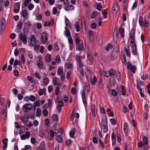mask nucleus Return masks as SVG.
I'll return each mask as SVG.
<instances>
[{"label": "nucleus", "mask_w": 150, "mask_h": 150, "mask_svg": "<svg viewBox=\"0 0 150 150\" xmlns=\"http://www.w3.org/2000/svg\"><path fill=\"white\" fill-rule=\"evenodd\" d=\"M135 30L134 29H131L130 33L129 39L130 40V45L132 48V52L133 55H137V51L136 44L134 40V35Z\"/></svg>", "instance_id": "obj_1"}, {"label": "nucleus", "mask_w": 150, "mask_h": 150, "mask_svg": "<svg viewBox=\"0 0 150 150\" xmlns=\"http://www.w3.org/2000/svg\"><path fill=\"white\" fill-rule=\"evenodd\" d=\"M81 58H83L84 57H80L78 55H77L76 57V60L77 62L79 65L78 67H77L78 73L79 74V73L82 76H83L84 75L83 71V70L84 64L81 61Z\"/></svg>", "instance_id": "obj_2"}, {"label": "nucleus", "mask_w": 150, "mask_h": 150, "mask_svg": "<svg viewBox=\"0 0 150 150\" xmlns=\"http://www.w3.org/2000/svg\"><path fill=\"white\" fill-rule=\"evenodd\" d=\"M65 23L66 27H65V30L64 33V35L65 36L68 37L71 36V34L69 30L70 29L71 26L67 18H66L65 19Z\"/></svg>", "instance_id": "obj_3"}, {"label": "nucleus", "mask_w": 150, "mask_h": 150, "mask_svg": "<svg viewBox=\"0 0 150 150\" xmlns=\"http://www.w3.org/2000/svg\"><path fill=\"white\" fill-rule=\"evenodd\" d=\"M139 23L140 26L142 27L144 26L145 27H148L149 25V23L146 19L143 20L142 17L139 16Z\"/></svg>", "instance_id": "obj_4"}, {"label": "nucleus", "mask_w": 150, "mask_h": 150, "mask_svg": "<svg viewBox=\"0 0 150 150\" xmlns=\"http://www.w3.org/2000/svg\"><path fill=\"white\" fill-rule=\"evenodd\" d=\"M28 42L29 46L32 47L36 43V40L35 37L33 35H30L28 38Z\"/></svg>", "instance_id": "obj_5"}, {"label": "nucleus", "mask_w": 150, "mask_h": 150, "mask_svg": "<svg viewBox=\"0 0 150 150\" xmlns=\"http://www.w3.org/2000/svg\"><path fill=\"white\" fill-rule=\"evenodd\" d=\"M143 143L142 142H139L137 143V146L139 147H142L144 145L147 144L148 142V138L145 136L142 137Z\"/></svg>", "instance_id": "obj_6"}, {"label": "nucleus", "mask_w": 150, "mask_h": 150, "mask_svg": "<svg viewBox=\"0 0 150 150\" xmlns=\"http://www.w3.org/2000/svg\"><path fill=\"white\" fill-rule=\"evenodd\" d=\"M101 129L103 130L104 132H106L108 130V127L106 120H102L101 122Z\"/></svg>", "instance_id": "obj_7"}, {"label": "nucleus", "mask_w": 150, "mask_h": 150, "mask_svg": "<svg viewBox=\"0 0 150 150\" xmlns=\"http://www.w3.org/2000/svg\"><path fill=\"white\" fill-rule=\"evenodd\" d=\"M64 67L66 70L72 71L73 68V64L72 63L69 62H67L65 63Z\"/></svg>", "instance_id": "obj_8"}, {"label": "nucleus", "mask_w": 150, "mask_h": 150, "mask_svg": "<svg viewBox=\"0 0 150 150\" xmlns=\"http://www.w3.org/2000/svg\"><path fill=\"white\" fill-rule=\"evenodd\" d=\"M115 71L113 70H110V71H104L102 72L103 73L105 76L106 77H109V76H111L113 75L115 73Z\"/></svg>", "instance_id": "obj_9"}, {"label": "nucleus", "mask_w": 150, "mask_h": 150, "mask_svg": "<svg viewBox=\"0 0 150 150\" xmlns=\"http://www.w3.org/2000/svg\"><path fill=\"white\" fill-rule=\"evenodd\" d=\"M48 35L45 32H43L41 33V40L43 43L46 42L48 39Z\"/></svg>", "instance_id": "obj_10"}, {"label": "nucleus", "mask_w": 150, "mask_h": 150, "mask_svg": "<svg viewBox=\"0 0 150 150\" xmlns=\"http://www.w3.org/2000/svg\"><path fill=\"white\" fill-rule=\"evenodd\" d=\"M32 107V105L30 104H25L23 106V110L25 112H26L27 110H31Z\"/></svg>", "instance_id": "obj_11"}, {"label": "nucleus", "mask_w": 150, "mask_h": 150, "mask_svg": "<svg viewBox=\"0 0 150 150\" xmlns=\"http://www.w3.org/2000/svg\"><path fill=\"white\" fill-rule=\"evenodd\" d=\"M20 4L17 3L14 5V12L15 13H18L19 12L20 9Z\"/></svg>", "instance_id": "obj_12"}, {"label": "nucleus", "mask_w": 150, "mask_h": 150, "mask_svg": "<svg viewBox=\"0 0 150 150\" xmlns=\"http://www.w3.org/2000/svg\"><path fill=\"white\" fill-rule=\"evenodd\" d=\"M87 58L89 62V64L90 65L93 64V60L92 58V55L88 50H87Z\"/></svg>", "instance_id": "obj_13"}, {"label": "nucleus", "mask_w": 150, "mask_h": 150, "mask_svg": "<svg viewBox=\"0 0 150 150\" xmlns=\"http://www.w3.org/2000/svg\"><path fill=\"white\" fill-rule=\"evenodd\" d=\"M124 131L126 136H127L129 132L128 126L127 123H125L124 125Z\"/></svg>", "instance_id": "obj_14"}, {"label": "nucleus", "mask_w": 150, "mask_h": 150, "mask_svg": "<svg viewBox=\"0 0 150 150\" xmlns=\"http://www.w3.org/2000/svg\"><path fill=\"white\" fill-rule=\"evenodd\" d=\"M20 39L22 40L23 43L26 44L27 43V37L25 35H23L22 33H21L20 34Z\"/></svg>", "instance_id": "obj_15"}, {"label": "nucleus", "mask_w": 150, "mask_h": 150, "mask_svg": "<svg viewBox=\"0 0 150 150\" xmlns=\"http://www.w3.org/2000/svg\"><path fill=\"white\" fill-rule=\"evenodd\" d=\"M30 135V134L28 132H26L25 134L22 135L21 136V139L23 140H25L26 139L28 138Z\"/></svg>", "instance_id": "obj_16"}, {"label": "nucleus", "mask_w": 150, "mask_h": 150, "mask_svg": "<svg viewBox=\"0 0 150 150\" xmlns=\"http://www.w3.org/2000/svg\"><path fill=\"white\" fill-rule=\"evenodd\" d=\"M52 81L54 85L56 87H61V84L58 82L57 77H54Z\"/></svg>", "instance_id": "obj_17"}, {"label": "nucleus", "mask_w": 150, "mask_h": 150, "mask_svg": "<svg viewBox=\"0 0 150 150\" xmlns=\"http://www.w3.org/2000/svg\"><path fill=\"white\" fill-rule=\"evenodd\" d=\"M127 67L129 69H130L131 71L134 73L136 69V67L132 65L130 63H128L127 64Z\"/></svg>", "instance_id": "obj_18"}, {"label": "nucleus", "mask_w": 150, "mask_h": 150, "mask_svg": "<svg viewBox=\"0 0 150 150\" xmlns=\"http://www.w3.org/2000/svg\"><path fill=\"white\" fill-rule=\"evenodd\" d=\"M54 23V21L53 19H51L50 22H47V21H45V23L44 24V26L45 27L48 26H50L52 25Z\"/></svg>", "instance_id": "obj_19"}, {"label": "nucleus", "mask_w": 150, "mask_h": 150, "mask_svg": "<svg viewBox=\"0 0 150 150\" xmlns=\"http://www.w3.org/2000/svg\"><path fill=\"white\" fill-rule=\"evenodd\" d=\"M57 135V133L53 131L52 129H51L50 131V135L51 138L50 139V140L52 141L54 140V136Z\"/></svg>", "instance_id": "obj_20"}, {"label": "nucleus", "mask_w": 150, "mask_h": 150, "mask_svg": "<svg viewBox=\"0 0 150 150\" xmlns=\"http://www.w3.org/2000/svg\"><path fill=\"white\" fill-rule=\"evenodd\" d=\"M82 101L84 104V106L85 107L86 106L87 104L86 103V100L85 99V95L84 91H83L82 92Z\"/></svg>", "instance_id": "obj_21"}, {"label": "nucleus", "mask_w": 150, "mask_h": 150, "mask_svg": "<svg viewBox=\"0 0 150 150\" xmlns=\"http://www.w3.org/2000/svg\"><path fill=\"white\" fill-rule=\"evenodd\" d=\"M119 33H120V37L121 38H123L124 36L125 30L124 28L122 27H120Z\"/></svg>", "instance_id": "obj_22"}, {"label": "nucleus", "mask_w": 150, "mask_h": 150, "mask_svg": "<svg viewBox=\"0 0 150 150\" xmlns=\"http://www.w3.org/2000/svg\"><path fill=\"white\" fill-rule=\"evenodd\" d=\"M72 140L70 139H66V146H69L72 145Z\"/></svg>", "instance_id": "obj_23"}, {"label": "nucleus", "mask_w": 150, "mask_h": 150, "mask_svg": "<svg viewBox=\"0 0 150 150\" xmlns=\"http://www.w3.org/2000/svg\"><path fill=\"white\" fill-rule=\"evenodd\" d=\"M58 103V104L57 106V109L59 111L61 110V108L63 105V103L62 101H59Z\"/></svg>", "instance_id": "obj_24"}, {"label": "nucleus", "mask_w": 150, "mask_h": 150, "mask_svg": "<svg viewBox=\"0 0 150 150\" xmlns=\"http://www.w3.org/2000/svg\"><path fill=\"white\" fill-rule=\"evenodd\" d=\"M37 65L39 69H41L43 67L42 62L40 60H38L37 62Z\"/></svg>", "instance_id": "obj_25"}, {"label": "nucleus", "mask_w": 150, "mask_h": 150, "mask_svg": "<svg viewBox=\"0 0 150 150\" xmlns=\"http://www.w3.org/2000/svg\"><path fill=\"white\" fill-rule=\"evenodd\" d=\"M46 93V90L44 88L41 89L39 90V94L40 96H41L43 94L45 95Z\"/></svg>", "instance_id": "obj_26"}, {"label": "nucleus", "mask_w": 150, "mask_h": 150, "mask_svg": "<svg viewBox=\"0 0 150 150\" xmlns=\"http://www.w3.org/2000/svg\"><path fill=\"white\" fill-rule=\"evenodd\" d=\"M111 93L112 95L115 97L117 96L118 95V93L117 91L113 89H112L110 90Z\"/></svg>", "instance_id": "obj_27"}, {"label": "nucleus", "mask_w": 150, "mask_h": 150, "mask_svg": "<svg viewBox=\"0 0 150 150\" xmlns=\"http://www.w3.org/2000/svg\"><path fill=\"white\" fill-rule=\"evenodd\" d=\"M91 84L92 85H94L96 83L97 81V79L95 76H94L93 78H91L90 80Z\"/></svg>", "instance_id": "obj_28"}, {"label": "nucleus", "mask_w": 150, "mask_h": 150, "mask_svg": "<svg viewBox=\"0 0 150 150\" xmlns=\"http://www.w3.org/2000/svg\"><path fill=\"white\" fill-rule=\"evenodd\" d=\"M75 42L77 45L81 43L80 42V38H79L78 33H76L75 35Z\"/></svg>", "instance_id": "obj_29"}, {"label": "nucleus", "mask_w": 150, "mask_h": 150, "mask_svg": "<svg viewBox=\"0 0 150 150\" xmlns=\"http://www.w3.org/2000/svg\"><path fill=\"white\" fill-rule=\"evenodd\" d=\"M45 60L47 62H49L51 61V56L50 54H46L45 57Z\"/></svg>", "instance_id": "obj_30"}, {"label": "nucleus", "mask_w": 150, "mask_h": 150, "mask_svg": "<svg viewBox=\"0 0 150 150\" xmlns=\"http://www.w3.org/2000/svg\"><path fill=\"white\" fill-rule=\"evenodd\" d=\"M20 59L21 60V62H22V63L24 65L25 62V56L23 54L21 53V54L20 56Z\"/></svg>", "instance_id": "obj_31"}, {"label": "nucleus", "mask_w": 150, "mask_h": 150, "mask_svg": "<svg viewBox=\"0 0 150 150\" xmlns=\"http://www.w3.org/2000/svg\"><path fill=\"white\" fill-rule=\"evenodd\" d=\"M55 139L58 143H62L63 140L61 136L59 135L55 137Z\"/></svg>", "instance_id": "obj_32"}, {"label": "nucleus", "mask_w": 150, "mask_h": 150, "mask_svg": "<svg viewBox=\"0 0 150 150\" xmlns=\"http://www.w3.org/2000/svg\"><path fill=\"white\" fill-rule=\"evenodd\" d=\"M74 8V7L73 5H69L65 8V10L66 11H68L70 10H72Z\"/></svg>", "instance_id": "obj_33"}, {"label": "nucleus", "mask_w": 150, "mask_h": 150, "mask_svg": "<svg viewBox=\"0 0 150 150\" xmlns=\"http://www.w3.org/2000/svg\"><path fill=\"white\" fill-rule=\"evenodd\" d=\"M82 28H86V22L85 19L84 18L81 19V20Z\"/></svg>", "instance_id": "obj_34"}, {"label": "nucleus", "mask_w": 150, "mask_h": 150, "mask_svg": "<svg viewBox=\"0 0 150 150\" xmlns=\"http://www.w3.org/2000/svg\"><path fill=\"white\" fill-rule=\"evenodd\" d=\"M92 114L94 116L96 115L95 107L94 105H92L91 108Z\"/></svg>", "instance_id": "obj_35"}, {"label": "nucleus", "mask_w": 150, "mask_h": 150, "mask_svg": "<svg viewBox=\"0 0 150 150\" xmlns=\"http://www.w3.org/2000/svg\"><path fill=\"white\" fill-rule=\"evenodd\" d=\"M76 45V48L78 49L79 50L81 51L82 50L83 48V46L81 43L77 45Z\"/></svg>", "instance_id": "obj_36"}, {"label": "nucleus", "mask_w": 150, "mask_h": 150, "mask_svg": "<svg viewBox=\"0 0 150 150\" xmlns=\"http://www.w3.org/2000/svg\"><path fill=\"white\" fill-rule=\"evenodd\" d=\"M99 14V13L95 11L93 12L91 14V18L93 19Z\"/></svg>", "instance_id": "obj_37"}, {"label": "nucleus", "mask_w": 150, "mask_h": 150, "mask_svg": "<svg viewBox=\"0 0 150 150\" xmlns=\"http://www.w3.org/2000/svg\"><path fill=\"white\" fill-rule=\"evenodd\" d=\"M118 10V7L117 4L116 3H115L113 5L112 7V10L113 11L115 12L117 11Z\"/></svg>", "instance_id": "obj_38"}, {"label": "nucleus", "mask_w": 150, "mask_h": 150, "mask_svg": "<svg viewBox=\"0 0 150 150\" xmlns=\"http://www.w3.org/2000/svg\"><path fill=\"white\" fill-rule=\"evenodd\" d=\"M52 118V120L55 121H57L58 120V116L56 114L53 115Z\"/></svg>", "instance_id": "obj_39"}, {"label": "nucleus", "mask_w": 150, "mask_h": 150, "mask_svg": "<svg viewBox=\"0 0 150 150\" xmlns=\"http://www.w3.org/2000/svg\"><path fill=\"white\" fill-rule=\"evenodd\" d=\"M57 72L58 74L59 75L62 74L63 72V67H59Z\"/></svg>", "instance_id": "obj_40"}, {"label": "nucleus", "mask_w": 150, "mask_h": 150, "mask_svg": "<svg viewBox=\"0 0 150 150\" xmlns=\"http://www.w3.org/2000/svg\"><path fill=\"white\" fill-rule=\"evenodd\" d=\"M41 113V110L39 108H37L36 111V115L38 117L40 116Z\"/></svg>", "instance_id": "obj_41"}, {"label": "nucleus", "mask_w": 150, "mask_h": 150, "mask_svg": "<svg viewBox=\"0 0 150 150\" xmlns=\"http://www.w3.org/2000/svg\"><path fill=\"white\" fill-rule=\"evenodd\" d=\"M143 82L141 80L138 81L137 82V88L139 87H140V86L143 85Z\"/></svg>", "instance_id": "obj_42"}, {"label": "nucleus", "mask_w": 150, "mask_h": 150, "mask_svg": "<svg viewBox=\"0 0 150 150\" xmlns=\"http://www.w3.org/2000/svg\"><path fill=\"white\" fill-rule=\"evenodd\" d=\"M44 142H42L41 143L39 148V150H45L44 149Z\"/></svg>", "instance_id": "obj_43"}, {"label": "nucleus", "mask_w": 150, "mask_h": 150, "mask_svg": "<svg viewBox=\"0 0 150 150\" xmlns=\"http://www.w3.org/2000/svg\"><path fill=\"white\" fill-rule=\"evenodd\" d=\"M43 82L44 85H46L49 83V80L48 79L47 77L44 78Z\"/></svg>", "instance_id": "obj_44"}, {"label": "nucleus", "mask_w": 150, "mask_h": 150, "mask_svg": "<svg viewBox=\"0 0 150 150\" xmlns=\"http://www.w3.org/2000/svg\"><path fill=\"white\" fill-rule=\"evenodd\" d=\"M55 61L57 63H59L61 61L60 56L59 55H57L55 59Z\"/></svg>", "instance_id": "obj_45"}, {"label": "nucleus", "mask_w": 150, "mask_h": 150, "mask_svg": "<svg viewBox=\"0 0 150 150\" xmlns=\"http://www.w3.org/2000/svg\"><path fill=\"white\" fill-rule=\"evenodd\" d=\"M28 80L31 83H33L34 79L33 77L30 76H28L27 77Z\"/></svg>", "instance_id": "obj_46"}, {"label": "nucleus", "mask_w": 150, "mask_h": 150, "mask_svg": "<svg viewBox=\"0 0 150 150\" xmlns=\"http://www.w3.org/2000/svg\"><path fill=\"white\" fill-rule=\"evenodd\" d=\"M110 121L112 125H114L116 124V121L114 119H110Z\"/></svg>", "instance_id": "obj_47"}, {"label": "nucleus", "mask_w": 150, "mask_h": 150, "mask_svg": "<svg viewBox=\"0 0 150 150\" xmlns=\"http://www.w3.org/2000/svg\"><path fill=\"white\" fill-rule=\"evenodd\" d=\"M67 38H68V41L69 43L70 44H71V45L73 43V40H72L71 37L70 36H69Z\"/></svg>", "instance_id": "obj_48"}, {"label": "nucleus", "mask_w": 150, "mask_h": 150, "mask_svg": "<svg viewBox=\"0 0 150 150\" xmlns=\"http://www.w3.org/2000/svg\"><path fill=\"white\" fill-rule=\"evenodd\" d=\"M124 51L127 56H130V53L129 51V50L128 49L126 48H125Z\"/></svg>", "instance_id": "obj_49"}, {"label": "nucleus", "mask_w": 150, "mask_h": 150, "mask_svg": "<svg viewBox=\"0 0 150 150\" xmlns=\"http://www.w3.org/2000/svg\"><path fill=\"white\" fill-rule=\"evenodd\" d=\"M27 14V11L25 10H23L22 12V15L24 17L26 16Z\"/></svg>", "instance_id": "obj_50"}, {"label": "nucleus", "mask_w": 150, "mask_h": 150, "mask_svg": "<svg viewBox=\"0 0 150 150\" xmlns=\"http://www.w3.org/2000/svg\"><path fill=\"white\" fill-rule=\"evenodd\" d=\"M34 6L31 3H30L28 6V8L29 10H32L34 8Z\"/></svg>", "instance_id": "obj_51"}, {"label": "nucleus", "mask_w": 150, "mask_h": 150, "mask_svg": "<svg viewBox=\"0 0 150 150\" xmlns=\"http://www.w3.org/2000/svg\"><path fill=\"white\" fill-rule=\"evenodd\" d=\"M72 71H69L67 72V79H69Z\"/></svg>", "instance_id": "obj_52"}, {"label": "nucleus", "mask_w": 150, "mask_h": 150, "mask_svg": "<svg viewBox=\"0 0 150 150\" xmlns=\"http://www.w3.org/2000/svg\"><path fill=\"white\" fill-rule=\"evenodd\" d=\"M148 77V74H146L145 75H142L141 76V79L143 80H145Z\"/></svg>", "instance_id": "obj_53"}, {"label": "nucleus", "mask_w": 150, "mask_h": 150, "mask_svg": "<svg viewBox=\"0 0 150 150\" xmlns=\"http://www.w3.org/2000/svg\"><path fill=\"white\" fill-rule=\"evenodd\" d=\"M74 135V130H72L69 133V136L71 137H73Z\"/></svg>", "instance_id": "obj_54"}, {"label": "nucleus", "mask_w": 150, "mask_h": 150, "mask_svg": "<svg viewBox=\"0 0 150 150\" xmlns=\"http://www.w3.org/2000/svg\"><path fill=\"white\" fill-rule=\"evenodd\" d=\"M19 51L20 52V53L21 54V53L23 54L25 52V48H21L19 49Z\"/></svg>", "instance_id": "obj_55"}, {"label": "nucleus", "mask_w": 150, "mask_h": 150, "mask_svg": "<svg viewBox=\"0 0 150 150\" xmlns=\"http://www.w3.org/2000/svg\"><path fill=\"white\" fill-rule=\"evenodd\" d=\"M39 125V122L38 121L36 120H35L33 121V125L35 127H36L38 126Z\"/></svg>", "instance_id": "obj_56"}, {"label": "nucleus", "mask_w": 150, "mask_h": 150, "mask_svg": "<svg viewBox=\"0 0 150 150\" xmlns=\"http://www.w3.org/2000/svg\"><path fill=\"white\" fill-rule=\"evenodd\" d=\"M17 28L18 29H21L22 26V23L21 22H19L17 25Z\"/></svg>", "instance_id": "obj_57"}, {"label": "nucleus", "mask_w": 150, "mask_h": 150, "mask_svg": "<svg viewBox=\"0 0 150 150\" xmlns=\"http://www.w3.org/2000/svg\"><path fill=\"white\" fill-rule=\"evenodd\" d=\"M117 140L118 142H120L121 141V136L120 135V134H117Z\"/></svg>", "instance_id": "obj_58"}, {"label": "nucleus", "mask_w": 150, "mask_h": 150, "mask_svg": "<svg viewBox=\"0 0 150 150\" xmlns=\"http://www.w3.org/2000/svg\"><path fill=\"white\" fill-rule=\"evenodd\" d=\"M102 8V5L99 4H97V9L99 11H100Z\"/></svg>", "instance_id": "obj_59"}, {"label": "nucleus", "mask_w": 150, "mask_h": 150, "mask_svg": "<svg viewBox=\"0 0 150 150\" xmlns=\"http://www.w3.org/2000/svg\"><path fill=\"white\" fill-rule=\"evenodd\" d=\"M111 45L110 44H108V45L105 47V49L106 51H108L111 48Z\"/></svg>", "instance_id": "obj_60"}, {"label": "nucleus", "mask_w": 150, "mask_h": 150, "mask_svg": "<svg viewBox=\"0 0 150 150\" xmlns=\"http://www.w3.org/2000/svg\"><path fill=\"white\" fill-rule=\"evenodd\" d=\"M57 10L55 7H54L52 9V13L54 15L56 14L57 12Z\"/></svg>", "instance_id": "obj_61"}, {"label": "nucleus", "mask_w": 150, "mask_h": 150, "mask_svg": "<svg viewBox=\"0 0 150 150\" xmlns=\"http://www.w3.org/2000/svg\"><path fill=\"white\" fill-rule=\"evenodd\" d=\"M75 28L77 32H79V26L77 23L75 24Z\"/></svg>", "instance_id": "obj_62"}, {"label": "nucleus", "mask_w": 150, "mask_h": 150, "mask_svg": "<svg viewBox=\"0 0 150 150\" xmlns=\"http://www.w3.org/2000/svg\"><path fill=\"white\" fill-rule=\"evenodd\" d=\"M42 17L41 15L39 14L36 17V19L38 21H40L42 19Z\"/></svg>", "instance_id": "obj_63"}, {"label": "nucleus", "mask_w": 150, "mask_h": 150, "mask_svg": "<svg viewBox=\"0 0 150 150\" xmlns=\"http://www.w3.org/2000/svg\"><path fill=\"white\" fill-rule=\"evenodd\" d=\"M4 5L5 6H8L10 4L9 1L8 0H5L4 1Z\"/></svg>", "instance_id": "obj_64"}]
</instances>
